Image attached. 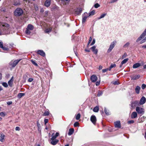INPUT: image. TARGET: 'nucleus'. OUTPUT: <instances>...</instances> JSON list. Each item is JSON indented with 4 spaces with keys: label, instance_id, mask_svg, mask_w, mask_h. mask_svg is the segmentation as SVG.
<instances>
[{
    "label": "nucleus",
    "instance_id": "nucleus-1",
    "mask_svg": "<svg viewBox=\"0 0 146 146\" xmlns=\"http://www.w3.org/2000/svg\"><path fill=\"white\" fill-rule=\"evenodd\" d=\"M11 31V28L9 24H3L0 27V35L9 34Z\"/></svg>",
    "mask_w": 146,
    "mask_h": 146
},
{
    "label": "nucleus",
    "instance_id": "nucleus-2",
    "mask_svg": "<svg viewBox=\"0 0 146 146\" xmlns=\"http://www.w3.org/2000/svg\"><path fill=\"white\" fill-rule=\"evenodd\" d=\"M23 12L20 8H17L14 12V14L16 16H20L23 13Z\"/></svg>",
    "mask_w": 146,
    "mask_h": 146
},
{
    "label": "nucleus",
    "instance_id": "nucleus-3",
    "mask_svg": "<svg viewBox=\"0 0 146 146\" xmlns=\"http://www.w3.org/2000/svg\"><path fill=\"white\" fill-rule=\"evenodd\" d=\"M116 41L115 40H114L111 42L110 46L109 47L107 50V52L109 53L114 48L116 44Z\"/></svg>",
    "mask_w": 146,
    "mask_h": 146
},
{
    "label": "nucleus",
    "instance_id": "nucleus-4",
    "mask_svg": "<svg viewBox=\"0 0 146 146\" xmlns=\"http://www.w3.org/2000/svg\"><path fill=\"white\" fill-rule=\"evenodd\" d=\"M21 59H19L16 60L14 61H11L10 63V65L12 67H14L21 60Z\"/></svg>",
    "mask_w": 146,
    "mask_h": 146
},
{
    "label": "nucleus",
    "instance_id": "nucleus-5",
    "mask_svg": "<svg viewBox=\"0 0 146 146\" xmlns=\"http://www.w3.org/2000/svg\"><path fill=\"white\" fill-rule=\"evenodd\" d=\"M136 110L138 114H143L144 113V110L142 108L137 107L136 108Z\"/></svg>",
    "mask_w": 146,
    "mask_h": 146
},
{
    "label": "nucleus",
    "instance_id": "nucleus-6",
    "mask_svg": "<svg viewBox=\"0 0 146 146\" xmlns=\"http://www.w3.org/2000/svg\"><path fill=\"white\" fill-rule=\"evenodd\" d=\"M139 104V102L137 100L134 101H131V106L132 108H134L136 106H138Z\"/></svg>",
    "mask_w": 146,
    "mask_h": 146
},
{
    "label": "nucleus",
    "instance_id": "nucleus-7",
    "mask_svg": "<svg viewBox=\"0 0 146 146\" xmlns=\"http://www.w3.org/2000/svg\"><path fill=\"white\" fill-rule=\"evenodd\" d=\"M89 16L88 15V13L86 12L84 13L82 15V23H85L86 21L87 18Z\"/></svg>",
    "mask_w": 146,
    "mask_h": 146
},
{
    "label": "nucleus",
    "instance_id": "nucleus-8",
    "mask_svg": "<svg viewBox=\"0 0 146 146\" xmlns=\"http://www.w3.org/2000/svg\"><path fill=\"white\" fill-rule=\"evenodd\" d=\"M140 77V76L139 74L137 75H133L130 76L131 80H136L139 79Z\"/></svg>",
    "mask_w": 146,
    "mask_h": 146
},
{
    "label": "nucleus",
    "instance_id": "nucleus-9",
    "mask_svg": "<svg viewBox=\"0 0 146 146\" xmlns=\"http://www.w3.org/2000/svg\"><path fill=\"white\" fill-rule=\"evenodd\" d=\"M90 120L91 122L95 124L96 121V118L94 115H92L90 117Z\"/></svg>",
    "mask_w": 146,
    "mask_h": 146
},
{
    "label": "nucleus",
    "instance_id": "nucleus-10",
    "mask_svg": "<svg viewBox=\"0 0 146 146\" xmlns=\"http://www.w3.org/2000/svg\"><path fill=\"white\" fill-rule=\"evenodd\" d=\"M146 99L144 96L142 97L141 99L139 102V104L142 105L143 104L146 102Z\"/></svg>",
    "mask_w": 146,
    "mask_h": 146
},
{
    "label": "nucleus",
    "instance_id": "nucleus-11",
    "mask_svg": "<svg viewBox=\"0 0 146 146\" xmlns=\"http://www.w3.org/2000/svg\"><path fill=\"white\" fill-rule=\"evenodd\" d=\"M90 79L92 82H95L97 80V78L96 76L93 75L91 76Z\"/></svg>",
    "mask_w": 146,
    "mask_h": 146
},
{
    "label": "nucleus",
    "instance_id": "nucleus-12",
    "mask_svg": "<svg viewBox=\"0 0 146 146\" xmlns=\"http://www.w3.org/2000/svg\"><path fill=\"white\" fill-rule=\"evenodd\" d=\"M96 46H94L90 48L93 53L96 54H97L98 52V50L96 49Z\"/></svg>",
    "mask_w": 146,
    "mask_h": 146
},
{
    "label": "nucleus",
    "instance_id": "nucleus-13",
    "mask_svg": "<svg viewBox=\"0 0 146 146\" xmlns=\"http://www.w3.org/2000/svg\"><path fill=\"white\" fill-rule=\"evenodd\" d=\"M59 135V133L58 132H56L55 133V135L54 134V133H53L51 137L52 138L51 139H56V138Z\"/></svg>",
    "mask_w": 146,
    "mask_h": 146
},
{
    "label": "nucleus",
    "instance_id": "nucleus-14",
    "mask_svg": "<svg viewBox=\"0 0 146 146\" xmlns=\"http://www.w3.org/2000/svg\"><path fill=\"white\" fill-rule=\"evenodd\" d=\"M37 53L43 57H44L45 56V52L42 50H38L37 52Z\"/></svg>",
    "mask_w": 146,
    "mask_h": 146
},
{
    "label": "nucleus",
    "instance_id": "nucleus-15",
    "mask_svg": "<svg viewBox=\"0 0 146 146\" xmlns=\"http://www.w3.org/2000/svg\"><path fill=\"white\" fill-rule=\"evenodd\" d=\"M128 60L129 59L128 58H126L123 61H122L121 62V64L119 66V67L121 68L122 66V65L123 64L126 63L128 61Z\"/></svg>",
    "mask_w": 146,
    "mask_h": 146
},
{
    "label": "nucleus",
    "instance_id": "nucleus-16",
    "mask_svg": "<svg viewBox=\"0 0 146 146\" xmlns=\"http://www.w3.org/2000/svg\"><path fill=\"white\" fill-rule=\"evenodd\" d=\"M115 126V127L120 128L121 127V124L120 121H117L114 123Z\"/></svg>",
    "mask_w": 146,
    "mask_h": 146
},
{
    "label": "nucleus",
    "instance_id": "nucleus-17",
    "mask_svg": "<svg viewBox=\"0 0 146 146\" xmlns=\"http://www.w3.org/2000/svg\"><path fill=\"white\" fill-rule=\"evenodd\" d=\"M137 113L135 111L133 112L131 116V118L134 119L136 118L137 117Z\"/></svg>",
    "mask_w": 146,
    "mask_h": 146
},
{
    "label": "nucleus",
    "instance_id": "nucleus-18",
    "mask_svg": "<svg viewBox=\"0 0 146 146\" xmlns=\"http://www.w3.org/2000/svg\"><path fill=\"white\" fill-rule=\"evenodd\" d=\"M51 3V0H46L45 3L44 5L46 7H49Z\"/></svg>",
    "mask_w": 146,
    "mask_h": 146
},
{
    "label": "nucleus",
    "instance_id": "nucleus-19",
    "mask_svg": "<svg viewBox=\"0 0 146 146\" xmlns=\"http://www.w3.org/2000/svg\"><path fill=\"white\" fill-rule=\"evenodd\" d=\"M13 77L12 76L11 79L9 81L8 84L9 86L11 87L13 86Z\"/></svg>",
    "mask_w": 146,
    "mask_h": 146
},
{
    "label": "nucleus",
    "instance_id": "nucleus-20",
    "mask_svg": "<svg viewBox=\"0 0 146 146\" xmlns=\"http://www.w3.org/2000/svg\"><path fill=\"white\" fill-rule=\"evenodd\" d=\"M51 144L53 145H56L59 141L58 139H51Z\"/></svg>",
    "mask_w": 146,
    "mask_h": 146
},
{
    "label": "nucleus",
    "instance_id": "nucleus-21",
    "mask_svg": "<svg viewBox=\"0 0 146 146\" xmlns=\"http://www.w3.org/2000/svg\"><path fill=\"white\" fill-rule=\"evenodd\" d=\"M82 11V9L81 8H77L75 11L76 14L78 15H80V14Z\"/></svg>",
    "mask_w": 146,
    "mask_h": 146
},
{
    "label": "nucleus",
    "instance_id": "nucleus-22",
    "mask_svg": "<svg viewBox=\"0 0 146 146\" xmlns=\"http://www.w3.org/2000/svg\"><path fill=\"white\" fill-rule=\"evenodd\" d=\"M140 89V87L139 86H137L135 89L136 93H137V94H139Z\"/></svg>",
    "mask_w": 146,
    "mask_h": 146
},
{
    "label": "nucleus",
    "instance_id": "nucleus-23",
    "mask_svg": "<svg viewBox=\"0 0 146 146\" xmlns=\"http://www.w3.org/2000/svg\"><path fill=\"white\" fill-rule=\"evenodd\" d=\"M34 28V27L31 24H29L27 28L26 29H27L29 30H32Z\"/></svg>",
    "mask_w": 146,
    "mask_h": 146
},
{
    "label": "nucleus",
    "instance_id": "nucleus-24",
    "mask_svg": "<svg viewBox=\"0 0 146 146\" xmlns=\"http://www.w3.org/2000/svg\"><path fill=\"white\" fill-rule=\"evenodd\" d=\"M74 130L73 128H70L69 130V132L68 133V135H72L74 132Z\"/></svg>",
    "mask_w": 146,
    "mask_h": 146
},
{
    "label": "nucleus",
    "instance_id": "nucleus-25",
    "mask_svg": "<svg viewBox=\"0 0 146 146\" xmlns=\"http://www.w3.org/2000/svg\"><path fill=\"white\" fill-rule=\"evenodd\" d=\"M141 66V64L139 63H136L134 64L133 66V68H136L139 67Z\"/></svg>",
    "mask_w": 146,
    "mask_h": 146
},
{
    "label": "nucleus",
    "instance_id": "nucleus-26",
    "mask_svg": "<svg viewBox=\"0 0 146 146\" xmlns=\"http://www.w3.org/2000/svg\"><path fill=\"white\" fill-rule=\"evenodd\" d=\"M70 0H62V3L64 5L68 4Z\"/></svg>",
    "mask_w": 146,
    "mask_h": 146
},
{
    "label": "nucleus",
    "instance_id": "nucleus-27",
    "mask_svg": "<svg viewBox=\"0 0 146 146\" xmlns=\"http://www.w3.org/2000/svg\"><path fill=\"white\" fill-rule=\"evenodd\" d=\"M146 118V117H145L144 116H143L139 119V122L140 123L143 122L145 119Z\"/></svg>",
    "mask_w": 146,
    "mask_h": 146
},
{
    "label": "nucleus",
    "instance_id": "nucleus-28",
    "mask_svg": "<svg viewBox=\"0 0 146 146\" xmlns=\"http://www.w3.org/2000/svg\"><path fill=\"white\" fill-rule=\"evenodd\" d=\"M99 110V108L98 106H96L93 109V111L94 112H98Z\"/></svg>",
    "mask_w": 146,
    "mask_h": 146
},
{
    "label": "nucleus",
    "instance_id": "nucleus-29",
    "mask_svg": "<svg viewBox=\"0 0 146 146\" xmlns=\"http://www.w3.org/2000/svg\"><path fill=\"white\" fill-rule=\"evenodd\" d=\"M25 94L24 93H19L18 94L17 97L19 98H21L22 96H24Z\"/></svg>",
    "mask_w": 146,
    "mask_h": 146
},
{
    "label": "nucleus",
    "instance_id": "nucleus-30",
    "mask_svg": "<svg viewBox=\"0 0 146 146\" xmlns=\"http://www.w3.org/2000/svg\"><path fill=\"white\" fill-rule=\"evenodd\" d=\"M107 15V13H104L102 15H101L99 17L98 19L99 20L100 19H102L105 17V16H106Z\"/></svg>",
    "mask_w": 146,
    "mask_h": 146
},
{
    "label": "nucleus",
    "instance_id": "nucleus-31",
    "mask_svg": "<svg viewBox=\"0 0 146 146\" xmlns=\"http://www.w3.org/2000/svg\"><path fill=\"white\" fill-rule=\"evenodd\" d=\"M130 44V43L129 42H127L123 46V47L124 48H128L129 45Z\"/></svg>",
    "mask_w": 146,
    "mask_h": 146
},
{
    "label": "nucleus",
    "instance_id": "nucleus-32",
    "mask_svg": "<svg viewBox=\"0 0 146 146\" xmlns=\"http://www.w3.org/2000/svg\"><path fill=\"white\" fill-rule=\"evenodd\" d=\"M5 135L3 134H1L0 136V141L3 142V140L4 139Z\"/></svg>",
    "mask_w": 146,
    "mask_h": 146
},
{
    "label": "nucleus",
    "instance_id": "nucleus-33",
    "mask_svg": "<svg viewBox=\"0 0 146 146\" xmlns=\"http://www.w3.org/2000/svg\"><path fill=\"white\" fill-rule=\"evenodd\" d=\"M116 66V64H111L110 67L109 68V70L110 71L111 70V69L113 68H114Z\"/></svg>",
    "mask_w": 146,
    "mask_h": 146
},
{
    "label": "nucleus",
    "instance_id": "nucleus-34",
    "mask_svg": "<svg viewBox=\"0 0 146 146\" xmlns=\"http://www.w3.org/2000/svg\"><path fill=\"white\" fill-rule=\"evenodd\" d=\"M52 30V28H49L47 29H46L45 31V32L47 33H50Z\"/></svg>",
    "mask_w": 146,
    "mask_h": 146
},
{
    "label": "nucleus",
    "instance_id": "nucleus-35",
    "mask_svg": "<svg viewBox=\"0 0 146 146\" xmlns=\"http://www.w3.org/2000/svg\"><path fill=\"white\" fill-rule=\"evenodd\" d=\"M104 111L106 115H110V113L108 111H107V110L106 108H104Z\"/></svg>",
    "mask_w": 146,
    "mask_h": 146
},
{
    "label": "nucleus",
    "instance_id": "nucleus-36",
    "mask_svg": "<svg viewBox=\"0 0 146 146\" xmlns=\"http://www.w3.org/2000/svg\"><path fill=\"white\" fill-rule=\"evenodd\" d=\"M95 13V11L94 10H93L91 12H90V13H89L88 15L89 16H90L91 15H93Z\"/></svg>",
    "mask_w": 146,
    "mask_h": 146
},
{
    "label": "nucleus",
    "instance_id": "nucleus-37",
    "mask_svg": "<svg viewBox=\"0 0 146 146\" xmlns=\"http://www.w3.org/2000/svg\"><path fill=\"white\" fill-rule=\"evenodd\" d=\"M49 112L48 111H45L44 114L43 115L44 116H47L49 115Z\"/></svg>",
    "mask_w": 146,
    "mask_h": 146
},
{
    "label": "nucleus",
    "instance_id": "nucleus-38",
    "mask_svg": "<svg viewBox=\"0 0 146 146\" xmlns=\"http://www.w3.org/2000/svg\"><path fill=\"white\" fill-rule=\"evenodd\" d=\"M31 30L26 29V31H25V33L27 35H29L31 33Z\"/></svg>",
    "mask_w": 146,
    "mask_h": 146
},
{
    "label": "nucleus",
    "instance_id": "nucleus-39",
    "mask_svg": "<svg viewBox=\"0 0 146 146\" xmlns=\"http://www.w3.org/2000/svg\"><path fill=\"white\" fill-rule=\"evenodd\" d=\"M2 85L5 88H7L8 86L7 83L5 82H3L2 83Z\"/></svg>",
    "mask_w": 146,
    "mask_h": 146
},
{
    "label": "nucleus",
    "instance_id": "nucleus-40",
    "mask_svg": "<svg viewBox=\"0 0 146 146\" xmlns=\"http://www.w3.org/2000/svg\"><path fill=\"white\" fill-rule=\"evenodd\" d=\"M13 5H14L17 6L20 5L19 2V1H14Z\"/></svg>",
    "mask_w": 146,
    "mask_h": 146
},
{
    "label": "nucleus",
    "instance_id": "nucleus-41",
    "mask_svg": "<svg viewBox=\"0 0 146 146\" xmlns=\"http://www.w3.org/2000/svg\"><path fill=\"white\" fill-rule=\"evenodd\" d=\"M80 117V113H78L76 116V119L79 120Z\"/></svg>",
    "mask_w": 146,
    "mask_h": 146
},
{
    "label": "nucleus",
    "instance_id": "nucleus-42",
    "mask_svg": "<svg viewBox=\"0 0 146 146\" xmlns=\"http://www.w3.org/2000/svg\"><path fill=\"white\" fill-rule=\"evenodd\" d=\"M103 94V93L102 92L99 91L97 94V96H101Z\"/></svg>",
    "mask_w": 146,
    "mask_h": 146
},
{
    "label": "nucleus",
    "instance_id": "nucleus-43",
    "mask_svg": "<svg viewBox=\"0 0 146 146\" xmlns=\"http://www.w3.org/2000/svg\"><path fill=\"white\" fill-rule=\"evenodd\" d=\"M31 62L35 66H38V64L33 60H31Z\"/></svg>",
    "mask_w": 146,
    "mask_h": 146
},
{
    "label": "nucleus",
    "instance_id": "nucleus-44",
    "mask_svg": "<svg viewBox=\"0 0 146 146\" xmlns=\"http://www.w3.org/2000/svg\"><path fill=\"white\" fill-rule=\"evenodd\" d=\"M94 6L95 8H97L100 6V5L98 3H97L95 4Z\"/></svg>",
    "mask_w": 146,
    "mask_h": 146
},
{
    "label": "nucleus",
    "instance_id": "nucleus-45",
    "mask_svg": "<svg viewBox=\"0 0 146 146\" xmlns=\"http://www.w3.org/2000/svg\"><path fill=\"white\" fill-rule=\"evenodd\" d=\"M134 122V121L133 120H131L129 121H128V123L129 124L133 123Z\"/></svg>",
    "mask_w": 146,
    "mask_h": 146
},
{
    "label": "nucleus",
    "instance_id": "nucleus-46",
    "mask_svg": "<svg viewBox=\"0 0 146 146\" xmlns=\"http://www.w3.org/2000/svg\"><path fill=\"white\" fill-rule=\"evenodd\" d=\"M117 1V0H111L109 2V3H111L116 2Z\"/></svg>",
    "mask_w": 146,
    "mask_h": 146
},
{
    "label": "nucleus",
    "instance_id": "nucleus-47",
    "mask_svg": "<svg viewBox=\"0 0 146 146\" xmlns=\"http://www.w3.org/2000/svg\"><path fill=\"white\" fill-rule=\"evenodd\" d=\"M109 68H107L106 69H103L102 70V72L103 73H104V72H106L108 70H109Z\"/></svg>",
    "mask_w": 146,
    "mask_h": 146
},
{
    "label": "nucleus",
    "instance_id": "nucleus-48",
    "mask_svg": "<svg viewBox=\"0 0 146 146\" xmlns=\"http://www.w3.org/2000/svg\"><path fill=\"white\" fill-rule=\"evenodd\" d=\"M36 123H37V125L38 127V129L39 128H40V124L39 123L38 121H37Z\"/></svg>",
    "mask_w": 146,
    "mask_h": 146
},
{
    "label": "nucleus",
    "instance_id": "nucleus-49",
    "mask_svg": "<svg viewBox=\"0 0 146 146\" xmlns=\"http://www.w3.org/2000/svg\"><path fill=\"white\" fill-rule=\"evenodd\" d=\"M146 87V85L144 84H142L141 86V88L142 89H144Z\"/></svg>",
    "mask_w": 146,
    "mask_h": 146
},
{
    "label": "nucleus",
    "instance_id": "nucleus-50",
    "mask_svg": "<svg viewBox=\"0 0 146 146\" xmlns=\"http://www.w3.org/2000/svg\"><path fill=\"white\" fill-rule=\"evenodd\" d=\"M95 42V39H93L92 42V43L90 44V45H93Z\"/></svg>",
    "mask_w": 146,
    "mask_h": 146
},
{
    "label": "nucleus",
    "instance_id": "nucleus-51",
    "mask_svg": "<svg viewBox=\"0 0 146 146\" xmlns=\"http://www.w3.org/2000/svg\"><path fill=\"white\" fill-rule=\"evenodd\" d=\"M4 50L6 51H8L9 50V48H8L3 46V48H2Z\"/></svg>",
    "mask_w": 146,
    "mask_h": 146
},
{
    "label": "nucleus",
    "instance_id": "nucleus-52",
    "mask_svg": "<svg viewBox=\"0 0 146 146\" xmlns=\"http://www.w3.org/2000/svg\"><path fill=\"white\" fill-rule=\"evenodd\" d=\"M0 115L2 117H4L5 115V114L3 112H1L0 113Z\"/></svg>",
    "mask_w": 146,
    "mask_h": 146
},
{
    "label": "nucleus",
    "instance_id": "nucleus-53",
    "mask_svg": "<svg viewBox=\"0 0 146 146\" xmlns=\"http://www.w3.org/2000/svg\"><path fill=\"white\" fill-rule=\"evenodd\" d=\"M78 124L79 123L78 122H76L74 123V127H77L78 125Z\"/></svg>",
    "mask_w": 146,
    "mask_h": 146
},
{
    "label": "nucleus",
    "instance_id": "nucleus-54",
    "mask_svg": "<svg viewBox=\"0 0 146 146\" xmlns=\"http://www.w3.org/2000/svg\"><path fill=\"white\" fill-rule=\"evenodd\" d=\"M3 44L2 42H0V47L1 48H3Z\"/></svg>",
    "mask_w": 146,
    "mask_h": 146
},
{
    "label": "nucleus",
    "instance_id": "nucleus-55",
    "mask_svg": "<svg viewBox=\"0 0 146 146\" xmlns=\"http://www.w3.org/2000/svg\"><path fill=\"white\" fill-rule=\"evenodd\" d=\"M33 80V79L32 78H29L28 79V81L29 82H31Z\"/></svg>",
    "mask_w": 146,
    "mask_h": 146
},
{
    "label": "nucleus",
    "instance_id": "nucleus-56",
    "mask_svg": "<svg viewBox=\"0 0 146 146\" xmlns=\"http://www.w3.org/2000/svg\"><path fill=\"white\" fill-rule=\"evenodd\" d=\"M92 40V38L91 36L90 37L89 39V40L88 42V44H89Z\"/></svg>",
    "mask_w": 146,
    "mask_h": 146
},
{
    "label": "nucleus",
    "instance_id": "nucleus-57",
    "mask_svg": "<svg viewBox=\"0 0 146 146\" xmlns=\"http://www.w3.org/2000/svg\"><path fill=\"white\" fill-rule=\"evenodd\" d=\"M100 81H97L96 82V86H98L100 85Z\"/></svg>",
    "mask_w": 146,
    "mask_h": 146
},
{
    "label": "nucleus",
    "instance_id": "nucleus-58",
    "mask_svg": "<svg viewBox=\"0 0 146 146\" xmlns=\"http://www.w3.org/2000/svg\"><path fill=\"white\" fill-rule=\"evenodd\" d=\"M48 122V119H44V122L45 124L47 123Z\"/></svg>",
    "mask_w": 146,
    "mask_h": 146
},
{
    "label": "nucleus",
    "instance_id": "nucleus-59",
    "mask_svg": "<svg viewBox=\"0 0 146 146\" xmlns=\"http://www.w3.org/2000/svg\"><path fill=\"white\" fill-rule=\"evenodd\" d=\"M127 56V54L126 53H125L124 55L122 56V58L123 59L124 58L126 57Z\"/></svg>",
    "mask_w": 146,
    "mask_h": 146
},
{
    "label": "nucleus",
    "instance_id": "nucleus-60",
    "mask_svg": "<svg viewBox=\"0 0 146 146\" xmlns=\"http://www.w3.org/2000/svg\"><path fill=\"white\" fill-rule=\"evenodd\" d=\"M12 102L11 101H9L7 102V104L9 105L12 104Z\"/></svg>",
    "mask_w": 146,
    "mask_h": 146
},
{
    "label": "nucleus",
    "instance_id": "nucleus-61",
    "mask_svg": "<svg viewBox=\"0 0 146 146\" xmlns=\"http://www.w3.org/2000/svg\"><path fill=\"white\" fill-rule=\"evenodd\" d=\"M20 130V128L19 127H17L15 128V130L16 131H19Z\"/></svg>",
    "mask_w": 146,
    "mask_h": 146
},
{
    "label": "nucleus",
    "instance_id": "nucleus-62",
    "mask_svg": "<svg viewBox=\"0 0 146 146\" xmlns=\"http://www.w3.org/2000/svg\"><path fill=\"white\" fill-rule=\"evenodd\" d=\"M113 84H114V85H117V84H118V83L117 81H115L114 82H113Z\"/></svg>",
    "mask_w": 146,
    "mask_h": 146
},
{
    "label": "nucleus",
    "instance_id": "nucleus-63",
    "mask_svg": "<svg viewBox=\"0 0 146 146\" xmlns=\"http://www.w3.org/2000/svg\"><path fill=\"white\" fill-rule=\"evenodd\" d=\"M141 48L143 49H146V45L142 46H141Z\"/></svg>",
    "mask_w": 146,
    "mask_h": 146
},
{
    "label": "nucleus",
    "instance_id": "nucleus-64",
    "mask_svg": "<svg viewBox=\"0 0 146 146\" xmlns=\"http://www.w3.org/2000/svg\"><path fill=\"white\" fill-rule=\"evenodd\" d=\"M102 66H99V70H100L101 69H102Z\"/></svg>",
    "mask_w": 146,
    "mask_h": 146
}]
</instances>
